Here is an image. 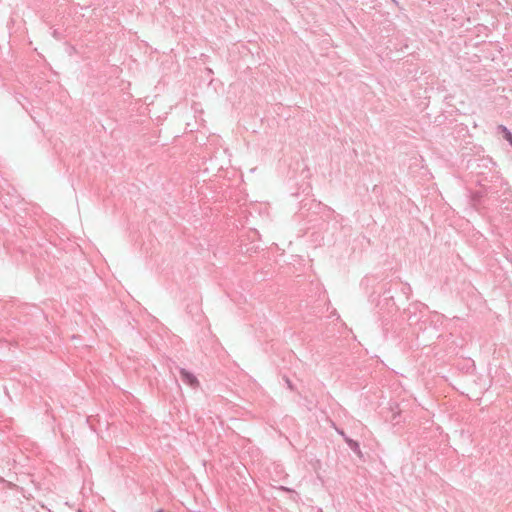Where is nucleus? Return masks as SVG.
I'll list each match as a JSON object with an SVG mask.
<instances>
[{
    "instance_id": "2",
    "label": "nucleus",
    "mask_w": 512,
    "mask_h": 512,
    "mask_svg": "<svg viewBox=\"0 0 512 512\" xmlns=\"http://www.w3.org/2000/svg\"><path fill=\"white\" fill-rule=\"evenodd\" d=\"M505 138L511 143L512 145V135L510 133H505Z\"/></svg>"
},
{
    "instance_id": "1",
    "label": "nucleus",
    "mask_w": 512,
    "mask_h": 512,
    "mask_svg": "<svg viewBox=\"0 0 512 512\" xmlns=\"http://www.w3.org/2000/svg\"><path fill=\"white\" fill-rule=\"evenodd\" d=\"M181 377L182 379L188 383L191 386L198 385V381L195 376H193L191 373L187 372L186 370H181Z\"/></svg>"
},
{
    "instance_id": "3",
    "label": "nucleus",
    "mask_w": 512,
    "mask_h": 512,
    "mask_svg": "<svg viewBox=\"0 0 512 512\" xmlns=\"http://www.w3.org/2000/svg\"><path fill=\"white\" fill-rule=\"evenodd\" d=\"M158 512H163L162 510H159Z\"/></svg>"
}]
</instances>
